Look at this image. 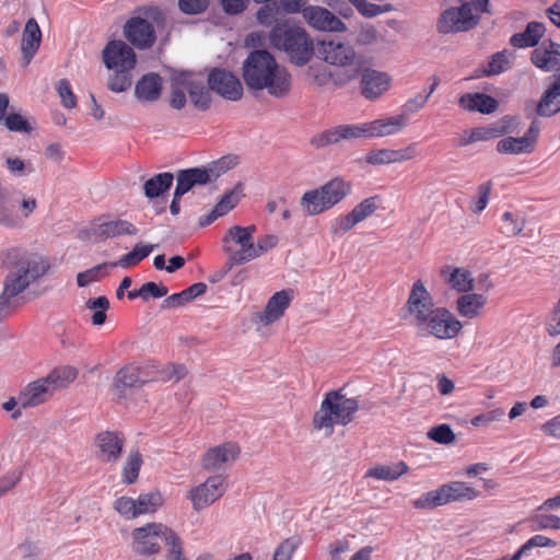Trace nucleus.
<instances>
[{
	"label": "nucleus",
	"instance_id": "1",
	"mask_svg": "<svg viewBox=\"0 0 560 560\" xmlns=\"http://www.w3.org/2000/svg\"><path fill=\"white\" fill-rule=\"evenodd\" d=\"M242 78L254 95L267 93L275 98H285L292 89V77L288 69L265 49L248 54L242 65Z\"/></svg>",
	"mask_w": 560,
	"mask_h": 560
},
{
	"label": "nucleus",
	"instance_id": "2",
	"mask_svg": "<svg viewBox=\"0 0 560 560\" xmlns=\"http://www.w3.org/2000/svg\"><path fill=\"white\" fill-rule=\"evenodd\" d=\"M1 267L7 270L3 285L9 294H21L27 288L40 281L50 271L48 257L28 250L23 246H11L0 256Z\"/></svg>",
	"mask_w": 560,
	"mask_h": 560
},
{
	"label": "nucleus",
	"instance_id": "3",
	"mask_svg": "<svg viewBox=\"0 0 560 560\" xmlns=\"http://www.w3.org/2000/svg\"><path fill=\"white\" fill-rule=\"evenodd\" d=\"M358 410L359 401L355 398L348 397L341 389L330 390L325 394L318 409L313 415V430L324 436H330L335 427L350 424Z\"/></svg>",
	"mask_w": 560,
	"mask_h": 560
},
{
	"label": "nucleus",
	"instance_id": "4",
	"mask_svg": "<svg viewBox=\"0 0 560 560\" xmlns=\"http://www.w3.org/2000/svg\"><path fill=\"white\" fill-rule=\"evenodd\" d=\"M137 12L138 15L128 19L124 24V38L132 48L150 49L156 42L155 27L163 30L167 25V13L158 5H145Z\"/></svg>",
	"mask_w": 560,
	"mask_h": 560
},
{
	"label": "nucleus",
	"instance_id": "5",
	"mask_svg": "<svg viewBox=\"0 0 560 560\" xmlns=\"http://www.w3.org/2000/svg\"><path fill=\"white\" fill-rule=\"evenodd\" d=\"M320 58L336 70L335 88H341L357 80L361 73L362 61L349 43L341 40H323L318 44Z\"/></svg>",
	"mask_w": 560,
	"mask_h": 560
},
{
	"label": "nucleus",
	"instance_id": "6",
	"mask_svg": "<svg viewBox=\"0 0 560 560\" xmlns=\"http://www.w3.org/2000/svg\"><path fill=\"white\" fill-rule=\"evenodd\" d=\"M269 42L273 48L285 52L288 59L296 66L307 63L314 51L313 40L304 28L284 23H277L272 27Z\"/></svg>",
	"mask_w": 560,
	"mask_h": 560
},
{
	"label": "nucleus",
	"instance_id": "7",
	"mask_svg": "<svg viewBox=\"0 0 560 560\" xmlns=\"http://www.w3.org/2000/svg\"><path fill=\"white\" fill-rule=\"evenodd\" d=\"M351 191V182L335 176L319 187L305 191L300 206L306 215H318L343 201Z\"/></svg>",
	"mask_w": 560,
	"mask_h": 560
},
{
	"label": "nucleus",
	"instance_id": "8",
	"mask_svg": "<svg viewBox=\"0 0 560 560\" xmlns=\"http://www.w3.org/2000/svg\"><path fill=\"white\" fill-rule=\"evenodd\" d=\"M255 225H233L222 237V252L226 255V261L220 271L222 279L235 266H241L256 259L254 247Z\"/></svg>",
	"mask_w": 560,
	"mask_h": 560
},
{
	"label": "nucleus",
	"instance_id": "9",
	"mask_svg": "<svg viewBox=\"0 0 560 560\" xmlns=\"http://www.w3.org/2000/svg\"><path fill=\"white\" fill-rule=\"evenodd\" d=\"M38 208L35 196L23 191H10L0 182V226L8 230L22 229Z\"/></svg>",
	"mask_w": 560,
	"mask_h": 560
},
{
	"label": "nucleus",
	"instance_id": "10",
	"mask_svg": "<svg viewBox=\"0 0 560 560\" xmlns=\"http://www.w3.org/2000/svg\"><path fill=\"white\" fill-rule=\"evenodd\" d=\"M186 93L190 102L200 110L210 106L211 97L209 90L205 86L201 77L190 72L174 73L171 79L170 104L175 109H182L186 105Z\"/></svg>",
	"mask_w": 560,
	"mask_h": 560
},
{
	"label": "nucleus",
	"instance_id": "11",
	"mask_svg": "<svg viewBox=\"0 0 560 560\" xmlns=\"http://www.w3.org/2000/svg\"><path fill=\"white\" fill-rule=\"evenodd\" d=\"M480 495V491L464 481H452L429 491L413 501L419 510H430L456 501H472Z\"/></svg>",
	"mask_w": 560,
	"mask_h": 560
},
{
	"label": "nucleus",
	"instance_id": "12",
	"mask_svg": "<svg viewBox=\"0 0 560 560\" xmlns=\"http://www.w3.org/2000/svg\"><path fill=\"white\" fill-rule=\"evenodd\" d=\"M494 284L487 273H481L477 277L478 292L470 291L460 294L455 301V311L458 316L475 320L483 316L486 306L488 304L487 293L493 289Z\"/></svg>",
	"mask_w": 560,
	"mask_h": 560
},
{
	"label": "nucleus",
	"instance_id": "13",
	"mask_svg": "<svg viewBox=\"0 0 560 560\" xmlns=\"http://www.w3.org/2000/svg\"><path fill=\"white\" fill-rule=\"evenodd\" d=\"M236 158L228 156L209 168H188L177 173L175 198H180L196 185H205L215 179L220 173L226 172L236 164Z\"/></svg>",
	"mask_w": 560,
	"mask_h": 560
},
{
	"label": "nucleus",
	"instance_id": "14",
	"mask_svg": "<svg viewBox=\"0 0 560 560\" xmlns=\"http://www.w3.org/2000/svg\"><path fill=\"white\" fill-rule=\"evenodd\" d=\"M430 292L421 280L416 281L405 303V318L417 329L436 311Z\"/></svg>",
	"mask_w": 560,
	"mask_h": 560
},
{
	"label": "nucleus",
	"instance_id": "15",
	"mask_svg": "<svg viewBox=\"0 0 560 560\" xmlns=\"http://www.w3.org/2000/svg\"><path fill=\"white\" fill-rule=\"evenodd\" d=\"M463 330V323L446 307L436 311L420 326L418 331L438 340L455 339Z\"/></svg>",
	"mask_w": 560,
	"mask_h": 560
},
{
	"label": "nucleus",
	"instance_id": "16",
	"mask_svg": "<svg viewBox=\"0 0 560 560\" xmlns=\"http://www.w3.org/2000/svg\"><path fill=\"white\" fill-rule=\"evenodd\" d=\"M368 139L364 122L339 124L332 126L311 139L315 149H324L329 145H337L341 142H353Z\"/></svg>",
	"mask_w": 560,
	"mask_h": 560
},
{
	"label": "nucleus",
	"instance_id": "17",
	"mask_svg": "<svg viewBox=\"0 0 560 560\" xmlns=\"http://www.w3.org/2000/svg\"><path fill=\"white\" fill-rule=\"evenodd\" d=\"M170 530L171 528L162 523H149L135 528L131 533L133 550L140 555L160 552Z\"/></svg>",
	"mask_w": 560,
	"mask_h": 560
},
{
	"label": "nucleus",
	"instance_id": "18",
	"mask_svg": "<svg viewBox=\"0 0 560 560\" xmlns=\"http://www.w3.org/2000/svg\"><path fill=\"white\" fill-rule=\"evenodd\" d=\"M150 382H156L155 364L130 363L116 373L113 386L118 393H122L126 388L139 387Z\"/></svg>",
	"mask_w": 560,
	"mask_h": 560
},
{
	"label": "nucleus",
	"instance_id": "19",
	"mask_svg": "<svg viewBox=\"0 0 560 560\" xmlns=\"http://www.w3.org/2000/svg\"><path fill=\"white\" fill-rule=\"evenodd\" d=\"M539 135L540 121L534 118L522 137H505L497 142L495 149L502 154L529 155L536 149Z\"/></svg>",
	"mask_w": 560,
	"mask_h": 560
},
{
	"label": "nucleus",
	"instance_id": "20",
	"mask_svg": "<svg viewBox=\"0 0 560 560\" xmlns=\"http://www.w3.org/2000/svg\"><path fill=\"white\" fill-rule=\"evenodd\" d=\"M102 60L108 70H133L137 65V55L125 40L113 39L103 48Z\"/></svg>",
	"mask_w": 560,
	"mask_h": 560
},
{
	"label": "nucleus",
	"instance_id": "21",
	"mask_svg": "<svg viewBox=\"0 0 560 560\" xmlns=\"http://www.w3.org/2000/svg\"><path fill=\"white\" fill-rule=\"evenodd\" d=\"M225 489V478L222 475H214L191 488L188 498L194 510L200 511L219 500L224 494Z\"/></svg>",
	"mask_w": 560,
	"mask_h": 560
},
{
	"label": "nucleus",
	"instance_id": "22",
	"mask_svg": "<svg viewBox=\"0 0 560 560\" xmlns=\"http://www.w3.org/2000/svg\"><path fill=\"white\" fill-rule=\"evenodd\" d=\"M293 300V291L290 289L273 293L265 308L254 315V322L260 327H267L280 320Z\"/></svg>",
	"mask_w": 560,
	"mask_h": 560
},
{
	"label": "nucleus",
	"instance_id": "23",
	"mask_svg": "<svg viewBox=\"0 0 560 560\" xmlns=\"http://www.w3.org/2000/svg\"><path fill=\"white\" fill-rule=\"evenodd\" d=\"M125 438L117 431H102L94 439L96 458L104 464H116L120 459Z\"/></svg>",
	"mask_w": 560,
	"mask_h": 560
},
{
	"label": "nucleus",
	"instance_id": "24",
	"mask_svg": "<svg viewBox=\"0 0 560 560\" xmlns=\"http://www.w3.org/2000/svg\"><path fill=\"white\" fill-rule=\"evenodd\" d=\"M207 81L209 89L223 98L238 101L243 96V85L238 78L232 72L222 69H213L208 74Z\"/></svg>",
	"mask_w": 560,
	"mask_h": 560
},
{
	"label": "nucleus",
	"instance_id": "25",
	"mask_svg": "<svg viewBox=\"0 0 560 560\" xmlns=\"http://www.w3.org/2000/svg\"><path fill=\"white\" fill-rule=\"evenodd\" d=\"M418 156L417 143H410L401 149L381 148L370 150L365 154V162L371 166H385L400 164Z\"/></svg>",
	"mask_w": 560,
	"mask_h": 560
},
{
	"label": "nucleus",
	"instance_id": "26",
	"mask_svg": "<svg viewBox=\"0 0 560 560\" xmlns=\"http://www.w3.org/2000/svg\"><path fill=\"white\" fill-rule=\"evenodd\" d=\"M377 206L375 198H366L357 205L349 213L340 215L331 223L330 231L335 235H342L353 229L358 223L372 215Z\"/></svg>",
	"mask_w": 560,
	"mask_h": 560
},
{
	"label": "nucleus",
	"instance_id": "27",
	"mask_svg": "<svg viewBox=\"0 0 560 560\" xmlns=\"http://www.w3.org/2000/svg\"><path fill=\"white\" fill-rule=\"evenodd\" d=\"M361 94L368 101H376L383 96L392 85V77L387 72L375 69L361 68Z\"/></svg>",
	"mask_w": 560,
	"mask_h": 560
},
{
	"label": "nucleus",
	"instance_id": "28",
	"mask_svg": "<svg viewBox=\"0 0 560 560\" xmlns=\"http://www.w3.org/2000/svg\"><path fill=\"white\" fill-rule=\"evenodd\" d=\"M305 22L322 32H345L346 24L332 12L323 7L308 5L302 10Z\"/></svg>",
	"mask_w": 560,
	"mask_h": 560
},
{
	"label": "nucleus",
	"instance_id": "29",
	"mask_svg": "<svg viewBox=\"0 0 560 560\" xmlns=\"http://www.w3.org/2000/svg\"><path fill=\"white\" fill-rule=\"evenodd\" d=\"M237 444L228 442L208 450L201 460V465L207 470H220L224 466L233 463L240 455Z\"/></svg>",
	"mask_w": 560,
	"mask_h": 560
},
{
	"label": "nucleus",
	"instance_id": "30",
	"mask_svg": "<svg viewBox=\"0 0 560 560\" xmlns=\"http://www.w3.org/2000/svg\"><path fill=\"white\" fill-rule=\"evenodd\" d=\"M446 284L457 293H468L477 288V278L466 267L444 266L441 270Z\"/></svg>",
	"mask_w": 560,
	"mask_h": 560
},
{
	"label": "nucleus",
	"instance_id": "31",
	"mask_svg": "<svg viewBox=\"0 0 560 560\" xmlns=\"http://www.w3.org/2000/svg\"><path fill=\"white\" fill-rule=\"evenodd\" d=\"M54 396L44 377L26 384L20 390V406L28 409L47 402Z\"/></svg>",
	"mask_w": 560,
	"mask_h": 560
},
{
	"label": "nucleus",
	"instance_id": "32",
	"mask_svg": "<svg viewBox=\"0 0 560 560\" xmlns=\"http://www.w3.org/2000/svg\"><path fill=\"white\" fill-rule=\"evenodd\" d=\"M407 126L405 115L387 116L365 121L368 139L385 138L400 132Z\"/></svg>",
	"mask_w": 560,
	"mask_h": 560
},
{
	"label": "nucleus",
	"instance_id": "33",
	"mask_svg": "<svg viewBox=\"0 0 560 560\" xmlns=\"http://www.w3.org/2000/svg\"><path fill=\"white\" fill-rule=\"evenodd\" d=\"M93 236L100 240L119 237L122 235H136V226L122 219L100 220L91 228Z\"/></svg>",
	"mask_w": 560,
	"mask_h": 560
},
{
	"label": "nucleus",
	"instance_id": "34",
	"mask_svg": "<svg viewBox=\"0 0 560 560\" xmlns=\"http://www.w3.org/2000/svg\"><path fill=\"white\" fill-rule=\"evenodd\" d=\"M42 43V31L34 18L27 20L21 38L22 66L30 65Z\"/></svg>",
	"mask_w": 560,
	"mask_h": 560
},
{
	"label": "nucleus",
	"instance_id": "35",
	"mask_svg": "<svg viewBox=\"0 0 560 560\" xmlns=\"http://www.w3.org/2000/svg\"><path fill=\"white\" fill-rule=\"evenodd\" d=\"M532 62L545 72L560 69V45L545 42L532 52Z\"/></svg>",
	"mask_w": 560,
	"mask_h": 560
},
{
	"label": "nucleus",
	"instance_id": "36",
	"mask_svg": "<svg viewBox=\"0 0 560 560\" xmlns=\"http://www.w3.org/2000/svg\"><path fill=\"white\" fill-rule=\"evenodd\" d=\"M517 127V118L514 116H506L501 121L491 127L476 128L471 131L469 138L462 144L467 145L477 141H485L495 137H500L503 133H512Z\"/></svg>",
	"mask_w": 560,
	"mask_h": 560
},
{
	"label": "nucleus",
	"instance_id": "37",
	"mask_svg": "<svg viewBox=\"0 0 560 560\" xmlns=\"http://www.w3.org/2000/svg\"><path fill=\"white\" fill-rule=\"evenodd\" d=\"M242 197V185H236L233 189L226 191L215 207L206 215L200 217V226H207L217 219L225 215L231 211L241 200Z\"/></svg>",
	"mask_w": 560,
	"mask_h": 560
},
{
	"label": "nucleus",
	"instance_id": "38",
	"mask_svg": "<svg viewBox=\"0 0 560 560\" xmlns=\"http://www.w3.org/2000/svg\"><path fill=\"white\" fill-rule=\"evenodd\" d=\"M471 28L459 7H452L443 11L438 22V31L441 34L462 33Z\"/></svg>",
	"mask_w": 560,
	"mask_h": 560
},
{
	"label": "nucleus",
	"instance_id": "39",
	"mask_svg": "<svg viewBox=\"0 0 560 560\" xmlns=\"http://www.w3.org/2000/svg\"><path fill=\"white\" fill-rule=\"evenodd\" d=\"M162 92V79L155 73L144 74L135 86V95L140 102L152 103Z\"/></svg>",
	"mask_w": 560,
	"mask_h": 560
},
{
	"label": "nucleus",
	"instance_id": "40",
	"mask_svg": "<svg viewBox=\"0 0 560 560\" xmlns=\"http://www.w3.org/2000/svg\"><path fill=\"white\" fill-rule=\"evenodd\" d=\"M536 112L542 117H552L560 113V80L555 79L541 95Z\"/></svg>",
	"mask_w": 560,
	"mask_h": 560
},
{
	"label": "nucleus",
	"instance_id": "41",
	"mask_svg": "<svg viewBox=\"0 0 560 560\" xmlns=\"http://www.w3.org/2000/svg\"><path fill=\"white\" fill-rule=\"evenodd\" d=\"M409 466L405 462L393 464H378L369 468L364 478H372L381 481H396L401 476L408 474Z\"/></svg>",
	"mask_w": 560,
	"mask_h": 560
},
{
	"label": "nucleus",
	"instance_id": "42",
	"mask_svg": "<svg viewBox=\"0 0 560 560\" xmlns=\"http://www.w3.org/2000/svg\"><path fill=\"white\" fill-rule=\"evenodd\" d=\"M459 105L467 110L491 114L498 108V101L483 93H467L460 96Z\"/></svg>",
	"mask_w": 560,
	"mask_h": 560
},
{
	"label": "nucleus",
	"instance_id": "43",
	"mask_svg": "<svg viewBox=\"0 0 560 560\" xmlns=\"http://www.w3.org/2000/svg\"><path fill=\"white\" fill-rule=\"evenodd\" d=\"M546 32L545 25L539 22H529L522 33H516L510 38V44L517 48L534 47Z\"/></svg>",
	"mask_w": 560,
	"mask_h": 560
},
{
	"label": "nucleus",
	"instance_id": "44",
	"mask_svg": "<svg viewBox=\"0 0 560 560\" xmlns=\"http://www.w3.org/2000/svg\"><path fill=\"white\" fill-rule=\"evenodd\" d=\"M78 377V370L70 365L59 366L51 370L46 376H44L48 386L55 392L67 388Z\"/></svg>",
	"mask_w": 560,
	"mask_h": 560
},
{
	"label": "nucleus",
	"instance_id": "45",
	"mask_svg": "<svg viewBox=\"0 0 560 560\" xmlns=\"http://www.w3.org/2000/svg\"><path fill=\"white\" fill-rule=\"evenodd\" d=\"M515 52L504 49L492 55L488 63L482 68V74L487 77L498 75L512 68Z\"/></svg>",
	"mask_w": 560,
	"mask_h": 560
},
{
	"label": "nucleus",
	"instance_id": "46",
	"mask_svg": "<svg viewBox=\"0 0 560 560\" xmlns=\"http://www.w3.org/2000/svg\"><path fill=\"white\" fill-rule=\"evenodd\" d=\"M501 233L508 237L520 236L526 228V217L521 211L506 210L501 215Z\"/></svg>",
	"mask_w": 560,
	"mask_h": 560
},
{
	"label": "nucleus",
	"instance_id": "47",
	"mask_svg": "<svg viewBox=\"0 0 560 560\" xmlns=\"http://www.w3.org/2000/svg\"><path fill=\"white\" fill-rule=\"evenodd\" d=\"M459 9L472 28L479 24L482 13L490 12L489 0H459Z\"/></svg>",
	"mask_w": 560,
	"mask_h": 560
},
{
	"label": "nucleus",
	"instance_id": "48",
	"mask_svg": "<svg viewBox=\"0 0 560 560\" xmlns=\"http://www.w3.org/2000/svg\"><path fill=\"white\" fill-rule=\"evenodd\" d=\"M335 77H337L336 71L332 72L322 65H312L305 71L307 83L317 88H325L328 84L335 86Z\"/></svg>",
	"mask_w": 560,
	"mask_h": 560
},
{
	"label": "nucleus",
	"instance_id": "49",
	"mask_svg": "<svg viewBox=\"0 0 560 560\" xmlns=\"http://www.w3.org/2000/svg\"><path fill=\"white\" fill-rule=\"evenodd\" d=\"M173 179V174L168 172L154 175L144 183V195L151 199L161 196L171 187Z\"/></svg>",
	"mask_w": 560,
	"mask_h": 560
},
{
	"label": "nucleus",
	"instance_id": "50",
	"mask_svg": "<svg viewBox=\"0 0 560 560\" xmlns=\"http://www.w3.org/2000/svg\"><path fill=\"white\" fill-rule=\"evenodd\" d=\"M187 368L183 363L168 362L162 365H155L156 382L177 383L186 377Z\"/></svg>",
	"mask_w": 560,
	"mask_h": 560
},
{
	"label": "nucleus",
	"instance_id": "51",
	"mask_svg": "<svg viewBox=\"0 0 560 560\" xmlns=\"http://www.w3.org/2000/svg\"><path fill=\"white\" fill-rule=\"evenodd\" d=\"M154 248L152 244H137L131 252L121 256L117 261L109 264L112 267L128 268L136 266L148 257Z\"/></svg>",
	"mask_w": 560,
	"mask_h": 560
},
{
	"label": "nucleus",
	"instance_id": "52",
	"mask_svg": "<svg viewBox=\"0 0 560 560\" xmlns=\"http://www.w3.org/2000/svg\"><path fill=\"white\" fill-rule=\"evenodd\" d=\"M142 466V457L138 451L129 452L121 468V480L125 485H132L137 481L140 468Z\"/></svg>",
	"mask_w": 560,
	"mask_h": 560
},
{
	"label": "nucleus",
	"instance_id": "53",
	"mask_svg": "<svg viewBox=\"0 0 560 560\" xmlns=\"http://www.w3.org/2000/svg\"><path fill=\"white\" fill-rule=\"evenodd\" d=\"M137 517L143 514L154 513L163 504V497L159 491L143 493L135 499Z\"/></svg>",
	"mask_w": 560,
	"mask_h": 560
},
{
	"label": "nucleus",
	"instance_id": "54",
	"mask_svg": "<svg viewBox=\"0 0 560 560\" xmlns=\"http://www.w3.org/2000/svg\"><path fill=\"white\" fill-rule=\"evenodd\" d=\"M85 308L92 312V324L101 326L106 322L109 301L106 296L92 298L85 302Z\"/></svg>",
	"mask_w": 560,
	"mask_h": 560
},
{
	"label": "nucleus",
	"instance_id": "55",
	"mask_svg": "<svg viewBox=\"0 0 560 560\" xmlns=\"http://www.w3.org/2000/svg\"><path fill=\"white\" fill-rule=\"evenodd\" d=\"M113 73L107 79V88L114 93H122L130 89L132 84V70H112Z\"/></svg>",
	"mask_w": 560,
	"mask_h": 560
},
{
	"label": "nucleus",
	"instance_id": "56",
	"mask_svg": "<svg viewBox=\"0 0 560 560\" xmlns=\"http://www.w3.org/2000/svg\"><path fill=\"white\" fill-rule=\"evenodd\" d=\"M492 190L490 180L478 185L476 196L471 199L470 210L475 214H480L487 207Z\"/></svg>",
	"mask_w": 560,
	"mask_h": 560
},
{
	"label": "nucleus",
	"instance_id": "57",
	"mask_svg": "<svg viewBox=\"0 0 560 560\" xmlns=\"http://www.w3.org/2000/svg\"><path fill=\"white\" fill-rule=\"evenodd\" d=\"M164 546L166 548V560H187L183 549V541L172 528L167 539L164 540Z\"/></svg>",
	"mask_w": 560,
	"mask_h": 560
},
{
	"label": "nucleus",
	"instance_id": "58",
	"mask_svg": "<svg viewBox=\"0 0 560 560\" xmlns=\"http://www.w3.org/2000/svg\"><path fill=\"white\" fill-rule=\"evenodd\" d=\"M427 436L439 444L447 445L453 444L456 441L454 431L445 423L432 427L428 431Z\"/></svg>",
	"mask_w": 560,
	"mask_h": 560
},
{
	"label": "nucleus",
	"instance_id": "59",
	"mask_svg": "<svg viewBox=\"0 0 560 560\" xmlns=\"http://www.w3.org/2000/svg\"><path fill=\"white\" fill-rule=\"evenodd\" d=\"M7 129L14 132L31 133L34 129L31 122L25 117L18 113H11L1 122Z\"/></svg>",
	"mask_w": 560,
	"mask_h": 560
},
{
	"label": "nucleus",
	"instance_id": "60",
	"mask_svg": "<svg viewBox=\"0 0 560 560\" xmlns=\"http://www.w3.org/2000/svg\"><path fill=\"white\" fill-rule=\"evenodd\" d=\"M381 35L375 26L363 24L355 32L354 40L361 46H371L378 43Z\"/></svg>",
	"mask_w": 560,
	"mask_h": 560
},
{
	"label": "nucleus",
	"instance_id": "61",
	"mask_svg": "<svg viewBox=\"0 0 560 560\" xmlns=\"http://www.w3.org/2000/svg\"><path fill=\"white\" fill-rule=\"evenodd\" d=\"M115 511L127 520L137 517L136 501L130 497H119L114 502Z\"/></svg>",
	"mask_w": 560,
	"mask_h": 560
},
{
	"label": "nucleus",
	"instance_id": "62",
	"mask_svg": "<svg viewBox=\"0 0 560 560\" xmlns=\"http://www.w3.org/2000/svg\"><path fill=\"white\" fill-rule=\"evenodd\" d=\"M279 7L277 3H267L259 8L256 12L257 22L261 25L269 26L277 21Z\"/></svg>",
	"mask_w": 560,
	"mask_h": 560
},
{
	"label": "nucleus",
	"instance_id": "63",
	"mask_svg": "<svg viewBox=\"0 0 560 560\" xmlns=\"http://www.w3.org/2000/svg\"><path fill=\"white\" fill-rule=\"evenodd\" d=\"M296 547H298L296 539H294V538L284 539L276 548L272 560H291Z\"/></svg>",
	"mask_w": 560,
	"mask_h": 560
},
{
	"label": "nucleus",
	"instance_id": "64",
	"mask_svg": "<svg viewBox=\"0 0 560 560\" xmlns=\"http://www.w3.org/2000/svg\"><path fill=\"white\" fill-rule=\"evenodd\" d=\"M539 430L547 439L560 441V415L541 423Z\"/></svg>",
	"mask_w": 560,
	"mask_h": 560
}]
</instances>
